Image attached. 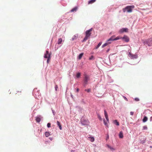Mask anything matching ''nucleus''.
Wrapping results in <instances>:
<instances>
[{"label":"nucleus","instance_id":"f257e3e1","mask_svg":"<svg viewBox=\"0 0 152 152\" xmlns=\"http://www.w3.org/2000/svg\"><path fill=\"white\" fill-rule=\"evenodd\" d=\"M93 28H91L88 30H87L86 32V36L82 42H84L86 41L88 38H89V37L91 36V32L92 31Z\"/></svg>","mask_w":152,"mask_h":152},{"label":"nucleus","instance_id":"f03ea898","mask_svg":"<svg viewBox=\"0 0 152 152\" xmlns=\"http://www.w3.org/2000/svg\"><path fill=\"white\" fill-rule=\"evenodd\" d=\"M134 8V5L128 6L123 9V11L124 12H125L126 11H127L128 12H131L132 11V9Z\"/></svg>","mask_w":152,"mask_h":152},{"label":"nucleus","instance_id":"7ed1b4c3","mask_svg":"<svg viewBox=\"0 0 152 152\" xmlns=\"http://www.w3.org/2000/svg\"><path fill=\"white\" fill-rule=\"evenodd\" d=\"M84 76L83 85L84 86H85L88 84V82L89 80V77L86 74H85Z\"/></svg>","mask_w":152,"mask_h":152},{"label":"nucleus","instance_id":"20e7f679","mask_svg":"<svg viewBox=\"0 0 152 152\" xmlns=\"http://www.w3.org/2000/svg\"><path fill=\"white\" fill-rule=\"evenodd\" d=\"M145 44H146L148 45L149 46H151L152 45V39L150 38L147 40H146L144 42Z\"/></svg>","mask_w":152,"mask_h":152},{"label":"nucleus","instance_id":"39448f33","mask_svg":"<svg viewBox=\"0 0 152 152\" xmlns=\"http://www.w3.org/2000/svg\"><path fill=\"white\" fill-rule=\"evenodd\" d=\"M114 37L115 36H113L111 37L109 39L107 40V41L117 40L121 39V38L120 36H118L115 38H114Z\"/></svg>","mask_w":152,"mask_h":152},{"label":"nucleus","instance_id":"423d86ee","mask_svg":"<svg viewBox=\"0 0 152 152\" xmlns=\"http://www.w3.org/2000/svg\"><path fill=\"white\" fill-rule=\"evenodd\" d=\"M129 56L131 59L137 58V55H134L131 53L129 52Z\"/></svg>","mask_w":152,"mask_h":152},{"label":"nucleus","instance_id":"0eeeda50","mask_svg":"<svg viewBox=\"0 0 152 152\" xmlns=\"http://www.w3.org/2000/svg\"><path fill=\"white\" fill-rule=\"evenodd\" d=\"M44 57L45 58H50V55L48 51H46V53L44 55Z\"/></svg>","mask_w":152,"mask_h":152},{"label":"nucleus","instance_id":"6e6552de","mask_svg":"<svg viewBox=\"0 0 152 152\" xmlns=\"http://www.w3.org/2000/svg\"><path fill=\"white\" fill-rule=\"evenodd\" d=\"M104 113L105 116L107 120V121L108 123H109V120L108 118L107 113L105 110H104Z\"/></svg>","mask_w":152,"mask_h":152},{"label":"nucleus","instance_id":"1a4fd4ad","mask_svg":"<svg viewBox=\"0 0 152 152\" xmlns=\"http://www.w3.org/2000/svg\"><path fill=\"white\" fill-rule=\"evenodd\" d=\"M128 29L127 28H122L119 30V32L120 33H122L124 32H127Z\"/></svg>","mask_w":152,"mask_h":152},{"label":"nucleus","instance_id":"9d476101","mask_svg":"<svg viewBox=\"0 0 152 152\" xmlns=\"http://www.w3.org/2000/svg\"><path fill=\"white\" fill-rule=\"evenodd\" d=\"M122 39L126 42H128L129 41V39L127 36H124L122 38Z\"/></svg>","mask_w":152,"mask_h":152},{"label":"nucleus","instance_id":"9b49d317","mask_svg":"<svg viewBox=\"0 0 152 152\" xmlns=\"http://www.w3.org/2000/svg\"><path fill=\"white\" fill-rule=\"evenodd\" d=\"M109 42V41H107V42H106L105 43H104V44H103L102 46V48H104L107 45H108L109 44L111 43V42Z\"/></svg>","mask_w":152,"mask_h":152},{"label":"nucleus","instance_id":"f8f14e48","mask_svg":"<svg viewBox=\"0 0 152 152\" xmlns=\"http://www.w3.org/2000/svg\"><path fill=\"white\" fill-rule=\"evenodd\" d=\"M103 121H104V125L106 126L107 128H108L109 127V125H108V124L109 123H108L107 121V122L105 120V119H104V120H103Z\"/></svg>","mask_w":152,"mask_h":152},{"label":"nucleus","instance_id":"ddd939ff","mask_svg":"<svg viewBox=\"0 0 152 152\" xmlns=\"http://www.w3.org/2000/svg\"><path fill=\"white\" fill-rule=\"evenodd\" d=\"M107 146L108 148H110V150L112 151H113L115 150V149L114 148H113V147H111V146H110L108 145H107Z\"/></svg>","mask_w":152,"mask_h":152},{"label":"nucleus","instance_id":"4468645a","mask_svg":"<svg viewBox=\"0 0 152 152\" xmlns=\"http://www.w3.org/2000/svg\"><path fill=\"white\" fill-rule=\"evenodd\" d=\"M119 136L120 138H122L123 137V133L122 131H121L119 135Z\"/></svg>","mask_w":152,"mask_h":152},{"label":"nucleus","instance_id":"2eb2a0df","mask_svg":"<svg viewBox=\"0 0 152 152\" xmlns=\"http://www.w3.org/2000/svg\"><path fill=\"white\" fill-rule=\"evenodd\" d=\"M57 125L59 126V129L60 130H61L62 129V127L61 126V124L60 122L59 121H57Z\"/></svg>","mask_w":152,"mask_h":152},{"label":"nucleus","instance_id":"dca6fc26","mask_svg":"<svg viewBox=\"0 0 152 152\" xmlns=\"http://www.w3.org/2000/svg\"><path fill=\"white\" fill-rule=\"evenodd\" d=\"M113 123L117 126H118L119 125V123L116 120L113 121Z\"/></svg>","mask_w":152,"mask_h":152},{"label":"nucleus","instance_id":"f3484780","mask_svg":"<svg viewBox=\"0 0 152 152\" xmlns=\"http://www.w3.org/2000/svg\"><path fill=\"white\" fill-rule=\"evenodd\" d=\"M89 139V140L91 142H93L94 141V137H88Z\"/></svg>","mask_w":152,"mask_h":152},{"label":"nucleus","instance_id":"a211bd4d","mask_svg":"<svg viewBox=\"0 0 152 152\" xmlns=\"http://www.w3.org/2000/svg\"><path fill=\"white\" fill-rule=\"evenodd\" d=\"M96 0H91L88 1V4H92L96 1Z\"/></svg>","mask_w":152,"mask_h":152},{"label":"nucleus","instance_id":"6ab92c4d","mask_svg":"<svg viewBox=\"0 0 152 152\" xmlns=\"http://www.w3.org/2000/svg\"><path fill=\"white\" fill-rule=\"evenodd\" d=\"M77 9V7H75L74 8H73L71 10V12H74L75 11H76Z\"/></svg>","mask_w":152,"mask_h":152},{"label":"nucleus","instance_id":"aec40b11","mask_svg":"<svg viewBox=\"0 0 152 152\" xmlns=\"http://www.w3.org/2000/svg\"><path fill=\"white\" fill-rule=\"evenodd\" d=\"M77 37H78L77 35H74L72 38V40H74L75 39H76L77 38Z\"/></svg>","mask_w":152,"mask_h":152},{"label":"nucleus","instance_id":"412c9836","mask_svg":"<svg viewBox=\"0 0 152 152\" xmlns=\"http://www.w3.org/2000/svg\"><path fill=\"white\" fill-rule=\"evenodd\" d=\"M62 41V39L61 38H59L58 41V45L60 44H61Z\"/></svg>","mask_w":152,"mask_h":152},{"label":"nucleus","instance_id":"4be33fe9","mask_svg":"<svg viewBox=\"0 0 152 152\" xmlns=\"http://www.w3.org/2000/svg\"><path fill=\"white\" fill-rule=\"evenodd\" d=\"M83 53H82L79 54V56H78V58L79 59H80L83 56Z\"/></svg>","mask_w":152,"mask_h":152},{"label":"nucleus","instance_id":"5701e85b","mask_svg":"<svg viewBox=\"0 0 152 152\" xmlns=\"http://www.w3.org/2000/svg\"><path fill=\"white\" fill-rule=\"evenodd\" d=\"M36 120L37 122L39 123L41 120L40 118L39 117H36Z\"/></svg>","mask_w":152,"mask_h":152},{"label":"nucleus","instance_id":"b1692460","mask_svg":"<svg viewBox=\"0 0 152 152\" xmlns=\"http://www.w3.org/2000/svg\"><path fill=\"white\" fill-rule=\"evenodd\" d=\"M148 120V118L145 116H144V118L142 120L143 122H146Z\"/></svg>","mask_w":152,"mask_h":152},{"label":"nucleus","instance_id":"393cba45","mask_svg":"<svg viewBox=\"0 0 152 152\" xmlns=\"http://www.w3.org/2000/svg\"><path fill=\"white\" fill-rule=\"evenodd\" d=\"M102 43L101 42H99V44H98V45H97V46H96V49H97L98 48H99V47L101 45Z\"/></svg>","mask_w":152,"mask_h":152},{"label":"nucleus","instance_id":"a878e982","mask_svg":"<svg viewBox=\"0 0 152 152\" xmlns=\"http://www.w3.org/2000/svg\"><path fill=\"white\" fill-rule=\"evenodd\" d=\"M45 135L46 137H48L50 135V134L49 132H46L45 133Z\"/></svg>","mask_w":152,"mask_h":152},{"label":"nucleus","instance_id":"bb28decb","mask_svg":"<svg viewBox=\"0 0 152 152\" xmlns=\"http://www.w3.org/2000/svg\"><path fill=\"white\" fill-rule=\"evenodd\" d=\"M81 74L80 72H78L76 75V77L77 78H79Z\"/></svg>","mask_w":152,"mask_h":152},{"label":"nucleus","instance_id":"cd10ccee","mask_svg":"<svg viewBox=\"0 0 152 152\" xmlns=\"http://www.w3.org/2000/svg\"><path fill=\"white\" fill-rule=\"evenodd\" d=\"M82 123L83 125H86L88 124V122L87 121H86L85 122H83V121H82Z\"/></svg>","mask_w":152,"mask_h":152},{"label":"nucleus","instance_id":"c85d7f7f","mask_svg":"<svg viewBox=\"0 0 152 152\" xmlns=\"http://www.w3.org/2000/svg\"><path fill=\"white\" fill-rule=\"evenodd\" d=\"M98 118L99 119V120L100 121H102V118L101 116L99 115L98 114Z\"/></svg>","mask_w":152,"mask_h":152},{"label":"nucleus","instance_id":"c756f323","mask_svg":"<svg viewBox=\"0 0 152 152\" xmlns=\"http://www.w3.org/2000/svg\"><path fill=\"white\" fill-rule=\"evenodd\" d=\"M94 58V57L93 56H91L89 58V60H91L93 59Z\"/></svg>","mask_w":152,"mask_h":152},{"label":"nucleus","instance_id":"7c9ffc66","mask_svg":"<svg viewBox=\"0 0 152 152\" xmlns=\"http://www.w3.org/2000/svg\"><path fill=\"white\" fill-rule=\"evenodd\" d=\"M85 91H87L88 92H89L91 91V90L90 89H85Z\"/></svg>","mask_w":152,"mask_h":152},{"label":"nucleus","instance_id":"2f4dec72","mask_svg":"<svg viewBox=\"0 0 152 152\" xmlns=\"http://www.w3.org/2000/svg\"><path fill=\"white\" fill-rule=\"evenodd\" d=\"M51 124L50 123H48L47 124V127L48 128H49L50 127Z\"/></svg>","mask_w":152,"mask_h":152},{"label":"nucleus","instance_id":"473e14b6","mask_svg":"<svg viewBox=\"0 0 152 152\" xmlns=\"http://www.w3.org/2000/svg\"><path fill=\"white\" fill-rule=\"evenodd\" d=\"M136 101H139V99L137 98H136L134 99Z\"/></svg>","mask_w":152,"mask_h":152},{"label":"nucleus","instance_id":"72a5a7b5","mask_svg":"<svg viewBox=\"0 0 152 152\" xmlns=\"http://www.w3.org/2000/svg\"><path fill=\"white\" fill-rule=\"evenodd\" d=\"M143 129H147V127L146 126H143Z\"/></svg>","mask_w":152,"mask_h":152},{"label":"nucleus","instance_id":"f704fd0d","mask_svg":"<svg viewBox=\"0 0 152 152\" xmlns=\"http://www.w3.org/2000/svg\"><path fill=\"white\" fill-rule=\"evenodd\" d=\"M55 88L56 90L57 91V89L58 88V86L57 85H55Z\"/></svg>","mask_w":152,"mask_h":152},{"label":"nucleus","instance_id":"c9c22d12","mask_svg":"<svg viewBox=\"0 0 152 152\" xmlns=\"http://www.w3.org/2000/svg\"><path fill=\"white\" fill-rule=\"evenodd\" d=\"M50 58H48V59L47 60V62L48 63H49V61L50 60Z\"/></svg>","mask_w":152,"mask_h":152},{"label":"nucleus","instance_id":"e433bc0d","mask_svg":"<svg viewBox=\"0 0 152 152\" xmlns=\"http://www.w3.org/2000/svg\"><path fill=\"white\" fill-rule=\"evenodd\" d=\"M130 115H134V113L133 112H131L130 113Z\"/></svg>","mask_w":152,"mask_h":152},{"label":"nucleus","instance_id":"4c0bfd02","mask_svg":"<svg viewBox=\"0 0 152 152\" xmlns=\"http://www.w3.org/2000/svg\"><path fill=\"white\" fill-rule=\"evenodd\" d=\"M76 91H77V92H78L79 91V89L78 88H77V90H76Z\"/></svg>","mask_w":152,"mask_h":152},{"label":"nucleus","instance_id":"58836bf2","mask_svg":"<svg viewBox=\"0 0 152 152\" xmlns=\"http://www.w3.org/2000/svg\"><path fill=\"white\" fill-rule=\"evenodd\" d=\"M109 138V136L108 135L107 137L106 140H107Z\"/></svg>","mask_w":152,"mask_h":152},{"label":"nucleus","instance_id":"ea45409f","mask_svg":"<svg viewBox=\"0 0 152 152\" xmlns=\"http://www.w3.org/2000/svg\"><path fill=\"white\" fill-rule=\"evenodd\" d=\"M71 96L72 97V98H73V96L72 94H71Z\"/></svg>","mask_w":152,"mask_h":152},{"label":"nucleus","instance_id":"a19ab883","mask_svg":"<svg viewBox=\"0 0 152 152\" xmlns=\"http://www.w3.org/2000/svg\"><path fill=\"white\" fill-rule=\"evenodd\" d=\"M50 139L51 140H52V138H50Z\"/></svg>","mask_w":152,"mask_h":152},{"label":"nucleus","instance_id":"79ce46f5","mask_svg":"<svg viewBox=\"0 0 152 152\" xmlns=\"http://www.w3.org/2000/svg\"><path fill=\"white\" fill-rule=\"evenodd\" d=\"M125 99H126L127 100V99L126 98V97H125Z\"/></svg>","mask_w":152,"mask_h":152},{"label":"nucleus","instance_id":"37998d69","mask_svg":"<svg viewBox=\"0 0 152 152\" xmlns=\"http://www.w3.org/2000/svg\"><path fill=\"white\" fill-rule=\"evenodd\" d=\"M125 99H126L127 100V99L126 98V97H125Z\"/></svg>","mask_w":152,"mask_h":152},{"label":"nucleus","instance_id":"c03bdc74","mask_svg":"<svg viewBox=\"0 0 152 152\" xmlns=\"http://www.w3.org/2000/svg\"><path fill=\"white\" fill-rule=\"evenodd\" d=\"M125 99H126L127 100V99L126 98V97H125Z\"/></svg>","mask_w":152,"mask_h":152},{"label":"nucleus","instance_id":"a18cd8bd","mask_svg":"<svg viewBox=\"0 0 152 152\" xmlns=\"http://www.w3.org/2000/svg\"><path fill=\"white\" fill-rule=\"evenodd\" d=\"M18 92H19V91H18L17 92V93H18Z\"/></svg>","mask_w":152,"mask_h":152},{"label":"nucleus","instance_id":"49530a36","mask_svg":"<svg viewBox=\"0 0 152 152\" xmlns=\"http://www.w3.org/2000/svg\"><path fill=\"white\" fill-rule=\"evenodd\" d=\"M109 50H107V51H108Z\"/></svg>","mask_w":152,"mask_h":152}]
</instances>
